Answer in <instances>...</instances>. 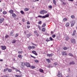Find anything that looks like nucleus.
I'll list each match as a JSON object with an SVG mask.
<instances>
[{
  "mask_svg": "<svg viewBox=\"0 0 77 77\" xmlns=\"http://www.w3.org/2000/svg\"><path fill=\"white\" fill-rule=\"evenodd\" d=\"M22 21H23V22H25V20H24V19H22Z\"/></svg>",
  "mask_w": 77,
  "mask_h": 77,
  "instance_id": "nucleus-64",
  "label": "nucleus"
},
{
  "mask_svg": "<svg viewBox=\"0 0 77 77\" xmlns=\"http://www.w3.org/2000/svg\"><path fill=\"white\" fill-rule=\"evenodd\" d=\"M56 37V35L55 34H53L52 35V38H54Z\"/></svg>",
  "mask_w": 77,
  "mask_h": 77,
  "instance_id": "nucleus-47",
  "label": "nucleus"
},
{
  "mask_svg": "<svg viewBox=\"0 0 77 77\" xmlns=\"http://www.w3.org/2000/svg\"><path fill=\"white\" fill-rule=\"evenodd\" d=\"M49 17V14H47L45 15V16H42L43 18H47Z\"/></svg>",
  "mask_w": 77,
  "mask_h": 77,
  "instance_id": "nucleus-8",
  "label": "nucleus"
},
{
  "mask_svg": "<svg viewBox=\"0 0 77 77\" xmlns=\"http://www.w3.org/2000/svg\"><path fill=\"white\" fill-rule=\"evenodd\" d=\"M31 57H32V58H34V59H35V57H33V56H32V55H31Z\"/></svg>",
  "mask_w": 77,
  "mask_h": 77,
  "instance_id": "nucleus-61",
  "label": "nucleus"
},
{
  "mask_svg": "<svg viewBox=\"0 0 77 77\" xmlns=\"http://www.w3.org/2000/svg\"><path fill=\"white\" fill-rule=\"evenodd\" d=\"M8 68H5L4 69V72H6V71H8Z\"/></svg>",
  "mask_w": 77,
  "mask_h": 77,
  "instance_id": "nucleus-29",
  "label": "nucleus"
},
{
  "mask_svg": "<svg viewBox=\"0 0 77 77\" xmlns=\"http://www.w3.org/2000/svg\"><path fill=\"white\" fill-rule=\"evenodd\" d=\"M51 34H53V31H51Z\"/></svg>",
  "mask_w": 77,
  "mask_h": 77,
  "instance_id": "nucleus-63",
  "label": "nucleus"
},
{
  "mask_svg": "<svg viewBox=\"0 0 77 77\" xmlns=\"http://www.w3.org/2000/svg\"><path fill=\"white\" fill-rule=\"evenodd\" d=\"M26 65V63H24V62H22L21 63V65L22 66H24Z\"/></svg>",
  "mask_w": 77,
  "mask_h": 77,
  "instance_id": "nucleus-14",
  "label": "nucleus"
},
{
  "mask_svg": "<svg viewBox=\"0 0 77 77\" xmlns=\"http://www.w3.org/2000/svg\"><path fill=\"white\" fill-rule=\"evenodd\" d=\"M9 12V13H10V14H14V11L12 9L10 10Z\"/></svg>",
  "mask_w": 77,
  "mask_h": 77,
  "instance_id": "nucleus-15",
  "label": "nucleus"
},
{
  "mask_svg": "<svg viewBox=\"0 0 77 77\" xmlns=\"http://www.w3.org/2000/svg\"><path fill=\"white\" fill-rule=\"evenodd\" d=\"M39 71L40 72H44V70H43V69L41 68L39 69Z\"/></svg>",
  "mask_w": 77,
  "mask_h": 77,
  "instance_id": "nucleus-26",
  "label": "nucleus"
},
{
  "mask_svg": "<svg viewBox=\"0 0 77 77\" xmlns=\"http://www.w3.org/2000/svg\"><path fill=\"white\" fill-rule=\"evenodd\" d=\"M18 57L19 58H20V59H21V58L23 57L22 56V55H18Z\"/></svg>",
  "mask_w": 77,
  "mask_h": 77,
  "instance_id": "nucleus-28",
  "label": "nucleus"
},
{
  "mask_svg": "<svg viewBox=\"0 0 77 77\" xmlns=\"http://www.w3.org/2000/svg\"><path fill=\"white\" fill-rule=\"evenodd\" d=\"M28 50H30L31 49H32V47H31V46L29 45L28 46Z\"/></svg>",
  "mask_w": 77,
  "mask_h": 77,
  "instance_id": "nucleus-21",
  "label": "nucleus"
},
{
  "mask_svg": "<svg viewBox=\"0 0 77 77\" xmlns=\"http://www.w3.org/2000/svg\"><path fill=\"white\" fill-rule=\"evenodd\" d=\"M46 26V24L45 23H43L42 26V27H45Z\"/></svg>",
  "mask_w": 77,
  "mask_h": 77,
  "instance_id": "nucleus-35",
  "label": "nucleus"
},
{
  "mask_svg": "<svg viewBox=\"0 0 77 77\" xmlns=\"http://www.w3.org/2000/svg\"><path fill=\"white\" fill-rule=\"evenodd\" d=\"M67 27L69 26V22H67L66 23L65 25Z\"/></svg>",
  "mask_w": 77,
  "mask_h": 77,
  "instance_id": "nucleus-16",
  "label": "nucleus"
},
{
  "mask_svg": "<svg viewBox=\"0 0 77 77\" xmlns=\"http://www.w3.org/2000/svg\"><path fill=\"white\" fill-rule=\"evenodd\" d=\"M38 28L39 29V30H41V26L39 25L38 26Z\"/></svg>",
  "mask_w": 77,
  "mask_h": 77,
  "instance_id": "nucleus-42",
  "label": "nucleus"
},
{
  "mask_svg": "<svg viewBox=\"0 0 77 77\" xmlns=\"http://www.w3.org/2000/svg\"><path fill=\"white\" fill-rule=\"evenodd\" d=\"M11 68H12V69H16V68L15 67H11Z\"/></svg>",
  "mask_w": 77,
  "mask_h": 77,
  "instance_id": "nucleus-60",
  "label": "nucleus"
},
{
  "mask_svg": "<svg viewBox=\"0 0 77 77\" xmlns=\"http://www.w3.org/2000/svg\"><path fill=\"white\" fill-rule=\"evenodd\" d=\"M47 12L48 11L46 10H42L40 12V14L44 15L45 14H47Z\"/></svg>",
  "mask_w": 77,
  "mask_h": 77,
  "instance_id": "nucleus-1",
  "label": "nucleus"
},
{
  "mask_svg": "<svg viewBox=\"0 0 77 77\" xmlns=\"http://www.w3.org/2000/svg\"><path fill=\"white\" fill-rule=\"evenodd\" d=\"M30 26L29 25H27V27L28 29H29Z\"/></svg>",
  "mask_w": 77,
  "mask_h": 77,
  "instance_id": "nucleus-56",
  "label": "nucleus"
},
{
  "mask_svg": "<svg viewBox=\"0 0 77 77\" xmlns=\"http://www.w3.org/2000/svg\"><path fill=\"white\" fill-rule=\"evenodd\" d=\"M49 39H50V41H53V38H51V37H50L49 38Z\"/></svg>",
  "mask_w": 77,
  "mask_h": 77,
  "instance_id": "nucleus-41",
  "label": "nucleus"
},
{
  "mask_svg": "<svg viewBox=\"0 0 77 77\" xmlns=\"http://www.w3.org/2000/svg\"><path fill=\"white\" fill-rule=\"evenodd\" d=\"M32 33H30L29 34H27L26 35V36H27V38H29V37H30V36H32Z\"/></svg>",
  "mask_w": 77,
  "mask_h": 77,
  "instance_id": "nucleus-7",
  "label": "nucleus"
},
{
  "mask_svg": "<svg viewBox=\"0 0 77 77\" xmlns=\"http://www.w3.org/2000/svg\"><path fill=\"white\" fill-rule=\"evenodd\" d=\"M38 18H42V16H41V15H38Z\"/></svg>",
  "mask_w": 77,
  "mask_h": 77,
  "instance_id": "nucleus-52",
  "label": "nucleus"
},
{
  "mask_svg": "<svg viewBox=\"0 0 77 77\" xmlns=\"http://www.w3.org/2000/svg\"><path fill=\"white\" fill-rule=\"evenodd\" d=\"M20 13H21V14H24V12H23V11H20Z\"/></svg>",
  "mask_w": 77,
  "mask_h": 77,
  "instance_id": "nucleus-49",
  "label": "nucleus"
},
{
  "mask_svg": "<svg viewBox=\"0 0 77 77\" xmlns=\"http://www.w3.org/2000/svg\"><path fill=\"white\" fill-rule=\"evenodd\" d=\"M36 35L37 36V37L39 36V34H38V32L36 34Z\"/></svg>",
  "mask_w": 77,
  "mask_h": 77,
  "instance_id": "nucleus-59",
  "label": "nucleus"
},
{
  "mask_svg": "<svg viewBox=\"0 0 77 77\" xmlns=\"http://www.w3.org/2000/svg\"><path fill=\"white\" fill-rule=\"evenodd\" d=\"M34 61L35 62H38V60H35Z\"/></svg>",
  "mask_w": 77,
  "mask_h": 77,
  "instance_id": "nucleus-55",
  "label": "nucleus"
},
{
  "mask_svg": "<svg viewBox=\"0 0 77 77\" xmlns=\"http://www.w3.org/2000/svg\"><path fill=\"white\" fill-rule=\"evenodd\" d=\"M72 24H75V20H72Z\"/></svg>",
  "mask_w": 77,
  "mask_h": 77,
  "instance_id": "nucleus-20",
  "label": "nucleus"
},
{
  "mask_svg": "<svg viewBox=\"0 0 77 77\" xmlns=\"http://www.w3.org/2000/svg\"><path fill=\"white\" fill-rule=\"evenodd\" d=\"M27 24H30V22H29V21H27Z\"/></svg>",
  "mask_w": 77,
  "mask_h": 77,
  "instance_id": "nucleus-57",
  "label": "nucleus"
},
{
  "mask_svg": "<svg viewBox=\"0 0 77 77\" xmlns=\"http://www.w3.org/2000/svg\"><path fill=\"white\" fill-rule=\"evenodd\" d=\"M53 3L54 5H56V1L55 0H53Z\"/></svg>",
  "mask_w": 77,
  "mask_h": 77,
  "instance_id": "nucleus-24",
  "label": "nucleus"
},
{
  "mask_svg": "<svg viewBox=\"0 0 77 77\" xmlns=\"http://www.w3.org/2000/svg\"><path fill=\"white\" fill-rule=\"evenodd\" d=\"M74 64H75V63L73 61L70 62L69 63V65H74Z\"/></svg>",
  "mask_w": 77,
  "mask_h": 77,
  "instance_id": "nucleus-22",
  "label": "nucleus"
},
{
  "mask_svg": "<svg viewBox=\"0 0 77 77\" xmlns=\"http://www.w3.org/2000/svg\"><path fill=\"white\" fill-rule=\"evenodd\" d=\"M32 53H33V54H34L35 55H36V56H37V53H36V51H32Z\"/></svg>",
  "mask_w": 77,
  "mask_h": 77,
  "instance_id": "nucleus-17",
  "label": "nucleus"
},
{
  "mask_svg": "<svg viewBox=\"0 0 77 77\" xmlns=\"http://www.w3.org/2000/svg\"><path fill=\"white\" fill-rule=\"evenodd\" d=\"M14 76L15 77H22V74L20 75H14Z\"/></svg>",
  "mask_w": 77,
  "mask_h": 77,
  "instance_id": "nucleus-13",
  "label": "nucleus"
},
{
  "mask_svg": "<svg viewBox=\"0 0 77 77\" xmlns=\"http://www.w3.org/2000/svg\"><path fill=\"white\" fill-rule=\"evenodd\" d=\"M67 48L66 47H64L63 48V50H67L68 48Z\"/></svg>",
  "mask_w": 77,
  "mask_h": 77,
  "instance_id": "nucleus-39",
  "label": "nucleus"
},
{
  "mask_svg": "<svg viewBox=\"0 0 77 77\" xmlns=\"http://www.w3.org/2000/svg\"><path fill=\"white\" fill-rule=\"evenodd\" d=\"M38 1H39V0H35L33 1V2H38Z\"/></svg>",
  "mask_w": 77,
  "mask_h": 77,
  "instance_id": "nucleus-62",
  "label": "nucleus"
},
{
  "mask_svg": "<svg viewBox=\"0 0 77 77\" xmlns=\"http://www.w3.org/2000/svg\"><path fill=\"white\" fill-rule=\"evenodd\" d=\"M47 56H48V57H51V56H53V54L51 53L50 54H47Z\"/></svg>",
  "mask_w": 77,
  "mask_h": 77,
  "instance_id": "nucleus-9",
  "label": "nucleus"
},
{
  "mask_svg": "<svg viewBox=\"0 0 77 77\" xmlns=\"http://www.w3.org/2000/svg\"><path fill=\"white\" fill-rule=\"evenodd\" d=\"M34 33H35V34H36L38 33V32L36 31H34Z\"/></svg>",
  "mask_w": 77,
  "mask_h": 77,
  "instance_id": "nucleus-51",
  "label": "nucleus"
},
{
  "mask_svg": "<svg viewBox=\"0 0 77 77\" xmlns=\"http://www.w3.org/2000/svg\"><path fill=\"white\" fill-rule=\"evenodd\" d=\"M66 51L65 52H64V51H63L61 53V54H62V55H65V53H66Z\"/></svg>",
  "mask_w": 77,
  "mask_h": 77,
  "instance_id": "nucleus-37",
  "label": "nucleus"
},
{
  "mask_svg": "<svg viewBox=\"0 0 77 77\" xmlns=\"http://www.w3.org/2000/svg\"><path fill=\"white\" fill-rule=\"evenodd\" d=\"M63 2V3H62L63 5H66V3H64L63 2Z\"/></svg>",
  "mask_w": 77,
  "mask_h": 77,
  "instance_id": "nucleus-46",
  "label": "nucleus"
},
{
  "mask_svg": "<svg viewBox=\"0 0 77 77\" xmlns=\"http://www.w3.org/2000/svg\"><path fill=\"white\" fill-rule=\"evenodd\" d=\"M46 41H47V42H48L49 41H50V40L48 39V38H47V39L46 40Z\"/></svg>",
  "mask_w": 77,
  "mask_h": 77,
  "instance_id": "nucleus-48",
  "label": "nucleus"
},
{
  "mask_svg": "<svg viewBox=\"0 0 77 77\" xmlns=\"http://www.w3.org/2000/svg\"><path fill=\"white\" fill-rule=\"evenodd\" d=\"M9 37V35H6L5 37V38H8Z\"/></svg>",
  "mask_w": 77,
  "mask_h": 77,
  "instance_id": "nucleus-44",
  "label": "nucleus"
},
{
  "mask_svg": "<svg viewBox=\"0 0 77 77\" xmlns=\"http://www.w3.org/2000/svg\"><path fill=\"white\" fill-rule=\"evenodd\" d=\"M71 18L72 19H74L75 18V16L74 15H72L71 16Z\"/></svg>",
  "mask_w": 77,
  "mask_h": 77,
  "instance_id": "nucleus-34",
  "label": "nucleus"
},
{
  "mask_svg": "<svg viewBox=\"0 0 77 77\" xmlns=\"http://www.w3.org/2000/svg\"><path fill=\"white\" fill-rule=\"evenodd\" d=\"M32 44V45H35V46H37V45L34 44L32 42L31 43Z\"/></svg>",
  "mask_w": 77,
  "mask_h": 77,
  "instance_id": "nucleus-53",
  "label": "nucleus"
},
{
  "mask_svg": "<svg viewBox=\"0 0 77 77\" xmlns=\"http://www.w3.org/2000/svg\"><path fill=\"white\" fill-rule=\"evenodd\" d=\"M4 20L5 19L3 18H2V19L0 18V23H2Z\"/></svg>",
  "mask_w": 77,
  "mask_h": 77,
  "instance_id": "nucleus-6",
  "label": "nucleus"
},
{
  "mask_svg": "<svg viewBox=\"0 0 77 77\" xmlns=\"http://www.w3.org/2000/svg\"><path fill=\"white\" fill-rule=\"evenodd\" d=\"M12 69L8 68V72H12Z\"/></svg>",
  "mask_w": 77,
  "mask_h": 77,
  "instance_id": "nucleus-18",
  "label": "nucleus"
},
{
  "mask_svg": "<svg viewBox=\"0 0 77 77\" xmlns=\"http://www.w3.org/2000/svg\"><path fill=\"white\" fill-rule=\"evenodd\" d=\"M12 16L14 18H16V17H17V15H16L15 13H13L12 14Z\"/></svg>",
  "mask_w": 77,
  "mask_h": 77,
  "instance_id": "nucleus-11",
  "label": "nucleus"
},
{
  "mask_svg": "<svg viewBox=\"0 0 77 77\" xmlns=\"http://www.w3.org/2000/svg\"><path fill=\"white\" fill-rule=\"evenodd\" d=\"M18 36V33H16V34L15 35V38L17 37Z\"/></svg>",
  "mask_w": 77,
  "mask_h": 77,
  "instance_id": "nucleus-40",
  "label": "nucleus"
},
{
  "mask_svg": "<svg viewBox=\"0 0 77 77\" xmlns=\"http://www.w3.org/2000/svg\"><path fill=\"white\" fill-rule=\"evenodd\" d=\"M15 42H16V40H14L12 41V44H15Z\"/></svg>",
  "mask_w": 77,
  "mask_h": 77,
  "instance_id": "nucleus-33",
  "label": "nucleus"
},
{
  "mask_svg": "<svg viewBox=\"0 0 77 77\" xmlns=\"http://www.w3.org/2000/svg\"><path fill=\"white\" fill-rule=\"evenodd\" d=\"M41 23H42V22H41V21H40L39 22H38V24H41Z\"/></svg>",
  "mask_w": 77,
  "mask_h": 77,
  "instance_id": "nucleus-58",
  "label": "nucleus"
},
{
  "mask_svg": "<svg viewBox=\"0 0 77 77\" xmlns=\"http://www.w3.org/2000/svg\"><path fill=\"white\" fill-rule=\"evenodd\" d=\"M3 14H4V15H5V14H7V12L6 11H4L2 12Z\"/></svg>",
  "mask_w": 77,
  "mask_h": 77,
  "instance_id": "nucleus-31",
  "label": "nucleus"
},
{
  "mask_svg": "<svg viewBox=\"0 0 77 77\" xmlns=\"http://www.w3.org/2000/svg\"><path fill=\"white\" fill-rule=\"evenodd\" d=\"M15 71L16 72H19L20 74H21V72L20 71V70L18 69H16Z\"/></svg>",
  "mask_w": 77,
  "mask_h": 77,
  "instance_id": "nucleus-19",
  "label": "nucleus"
},
{
  "mask_svg": "<svg viewBox=\"0 0 77 77\" xmlns=\"http://www.w3.org/2000/svg\"><path fill=\"white\" fill-rule=\"evenodd\" d=\"M69 39V36H67L65 38V40L66 41H68Z\"/></svg>",
  "mask_w": 77,
  "mask_h": 77,
  "instance_id": "nucleus-10",
  "label": "nucleus"
},
{
  "mask_svg": "<svg viewBox=\"0 0 77 77\" xmlns=\"http://www.w3.org/2000/svg\"><path fill=\"white\" fill-rule=\"evenodd\" d=\"M29 10V8H26L24 9L25 11H28Z\"/></svg>",
  "mask_w": 77,
  "mask_h": 77,
  "instance_id": "nucleus-32",
  "label": "nucleus"
},
{
  "mask_svg": "<svg viewBox=\"0 0 77 77\" xmlns=\"http://www.w3.org/2000/svg\"><path fill=\"white\" fill-rule=\"evenodd\" d=\"M46 60L47 61L48 63H50L51 62V61L48 59H46Z\"/></svg>",
  "mask_w": 77,
  "mask_h": 77,
  "instance_id": "nucleus-36",
  "label": "nucleus"
},
{
  "mask_svg": "<svg viewBox=\"0 0 77 77\" xmlns=\"http://www.w3.org/2000/svg\"><path fill=\"white\" fill-rule=\"evenodd\" d=\"M1 47L2 50H5L6 49V48L5 46H1Z\"/></svg>",
  "mask_w": 77,
  "mask_h": 77,
  "instance_id": "nucleus-5",
  "label": "nucleus"
},
{
  "mask_svg": "<svg viewBox=\"0 0 77 77\" xmlns=\"http://www.w3.org/2000/svg\"><path fill=\"white\" fill-rule=\"evenodd\" d=\"M67 20H68L66 19V18H64L63 19V21H64V22H65V21H67Z\"/></svg>",
  "mask_w": 77,
  "mask_h": 77,
  "instance_id": "nucleus-25",
  "label": "nucleus"
},
{
  "mask_svg": "<svg viewBox=\"0 0 77 77\" xmlns=\"http://www.w3.org/2000/svg\"><path fill=\"white\" fill-rule=\"evenodd\" d=\"M71 42H72V43H73V44H75V43H76L75 40V39H72L71 40Z\"/></svg>",
  "mask_w": 77,
  "mask_h": 77,
  "instance_id": "nucleus-12",
  "label": "nucleus"
},
{
  "mask_svg": "<svg viewBox=\"0 0 77 77\" xmlns=\"http://www.w3.org/2000/svg\"><path fill=\"white\" fill-rule=\"evenodd\" d=\"M30 68H31L32 69H33L34 68H35V66H32L30 67Z\"/></svg>",
  "mask_w": 77,
  "mask_h": 77,
  "instance_id": "nucleus-38",
  "label": "nucleus"
},
{
  "mask_svg": "<svg viewBox=\"0 0 77 77\" xmlns=\"http://www.w3.org/2000/svg\"><path fill=\"white\" fill-rule=\"evenodd\" d=\"M75 33H76V31L74 30L73 33V34L72 35V36H74V35H75Z\"/></svg>",
  "mask_w": 77,
  "mask_h": 77,
  "instance_id": "nucleus-30",
  "label": "nucleus"
},
{
  "mask_svg": "<svg viewBox=\"0 0 77 77\" xmlns=\"http://www.w3.org/2000/svg\"><path fill=\"white\" fill-rule=\"evenodd\" d=\"M74 26V23H72V24H71V27H72V26Z\"/></svg>",
  "mask_w": 77,
  "mask_h": 77,
  "instance_id": "nucleus-50",
  "label": "nucleus"
},
{
  "mask_svg": "<svg viewBox=\"0 0 77 77\" xmlns=\"http://www.w3.org/2000/svg\"><path fill=\"white\" fill-rule=\"evenodd\" d=\"M48 8H49V9H51V8H52V6H51V5L49 6Z\"/></svg>",
  "mask_w": 77,
  "mask_h": 77,
  "instance_id": "nucleus-45",
  "label": "nucleus"
},
{
  "mask_svg": "<svg viewBox=\"0 0 77 77\" xmlns=\"http://www.w3.org/2000/svg\"><path fill=\"white\" fill-rule=\"evenodd\" d=\"M57 76L58 77H63L62 72H60V71H58V72Z\"/></svg>",
  "mask_w": 77,
  "mask_h": 77,
  "instance_id": "nucleus-2",
  "label": "nucleus"
},
{
  "mask_svg": "<svg viewBox=\"0 0 77 77\" xmlns=\"http://www.w3.org/2000/svg\"><path fill=\"white\" fill-rule=\"evenodd\" d=\"M69 56H70L71 57H74V55L71 53H69L68 54Z\"/></svg>",
  "mask_w": 77,
  "mask_h": 77,
  "instance_id": "nucleus-23",
  "label": "nucleus"
},
{
  "mask_svg": "<svg viewBox=\"0 0 77 77\" xmlns=\"http://www.w3.org/2000/svg\"><path fill=\"white\" fill-rule=\"evenodd\" d=\"M14 32L13 30L11 31L10 33V36H14Z\"/></svg>",
  "mask_w": 77,
  "mask_h": 77,
  "instance_id": "nucleus-4",
  "label": "nucleus"
},
{
  "mask_svg": "<svg viewBox=\"0 0 77 77\" xmlns=\"http://www.w3.org/2000/svg\"><path fill=\"white\" fill-rule=\"evenodd\" d=\"M42 32H45V28H43L42 29Z\"/></svg>",
  "mask_w": 77,
  "mask_h": 77,
  "instance_id": "nucleus-27",
  "label": "nucleus"
},
{
  "mask_svg": "<svg viewBox=\"0 0 77 77\" xmlns=\"http://www.w3.org/2000/svg\"><path fill=\"white\" fill-rule=\"evenodd\" d=\"M31 47H32V49H34L35 48V46H32Z\"/></svg>",
  "mask_w": 77,
  "mask_h": 77,
  "instance_id": "nucleus-43",
  "label": "nucleus"
},
{
  "mask_svg": "<svg viewBox=\"0 0 77 77\" xmlns=\"http://www.w3.org/2000/svg\"><path fill=\"white\" fill-rule=\"evenodd\" d=\"M22 52H22V51H19L18 52V53H19V54H20L22 53Z\"/></svg>",
  "mask_w": 77,
  "mask_h": 77,
  "instance_id": "nucleus-54",
  "label": "nucleus"
},
{
  "mask_svg": "<svg viewBox=\"0 0 77 77\" xmlns=\"http://www.w3.org/2000/svg\"><path fill=\"white\" fill-rule=\"evenodd\" d=\"M25 66H26L28 68L30 67V63L27 62L25 63Z\"/></svg>",
  "mask_w": 77,
  "mask_h": 77,
  "instance_id": "nucleus-3",
  "label": "nucleus"
}]
</instances>
